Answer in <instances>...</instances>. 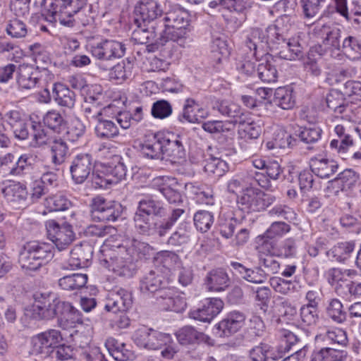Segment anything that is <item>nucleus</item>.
Segmentation results:
<instances>
[{"mask_svg": "<svg viewBox=\"0 0 361 361\" xmlns=\"http://www.w3.org/2000/svg\"><path fill=\"white\" fill-rule=\"evenodd\" d=\"M191 227L188 224H181L171 233L167 240V244L171 246H179L188 243L191 238Z\"/></svg>", "mask_w": 361, "mask_h": 361, "instance_id": "nucleus-50", "label": "nucleus"}, {"mask_svg": "<svg viewBox=\"0 0 361 361\" xmlns=\"http://www.w3.org/2000/svg\"><path fill=\"white\" fill-rule=\"evenodd\" d=\"M326 104L329 110L342 114L350 111V106L346 103L343 94L338 90H332L326 97Z\"/></svg>", "mask_w": 361, "mask_h": 361, "instance_id": "nucleus-42", "label": "nucleus"}, {"mask_svg": "<svg viewBox=\"0 0 361 361\" xmlns=\"http://www.w3.org/2000/svg\"><path fill=\"white\" fill-rule=\"evenodd\" d=\"M184 208H174L167 218L164 204L152 197H146L138 202L134 214L135 228L142 235L165 237L177 221L185 214Z\"/></svg>", "mask_w": 361, "mask_h": 361, "instance_id": "nucleus-1", "label": "nucleus"}, {"mask_svg": "<svg viewBox=\"0 0 361 361\" xmlns=\"http://www.w3.org/2000/svg\"><path fill=\"white\" fill-rule=\"evenodd\" d=\"M94 161L92 155L80 154L72 161L70 171L72 179L77 184L84 183L93 172Z\"/></svg>", "mask_w": 361, "mask_h": 361, "instance_id": "nucleus-15", "label": "nucleus"}, {"mask_svg": "<svg viewBox=\"0 0 361 361\" xmlns=\"http://www.w3.org/2000/svg\"><path fill=\"white\" fill-rule=\"evenodd\" d=\"M329 0H300L302 13L305 18L315 17L320 10L327 5Z\"/></svg>", "mask_w": 361, "mask_h": 361, "instance_id": "nucleus-58", "label": "nucleus"}, {"mask_svg": "<svg viewBox=\"0 0 361 361\" xmlns=\"http://www.w3.org/2000/svg\"><path fill=\"white\" fill-rule=\"evenodd\" d=\"M327 315L335 322L341 324L346 319V312L343 310V304L336 299L333 298L329 301L326 307Z\"/></svg>", "mask_w": 361, "mask_h": 361, "instance_id": "nucleus-55", "label": "nucleus"}, {"mask_svg": "<svg viewBox=\"0 0 361 361\" xmlns=\"http://www.w3.org/2000/svg\"><path fill=\"white\" fill-rule=\"evenodd\" d=\"M259 251V264L266 275L279 273L281 264L276 259L279 257L275 252L270 247L269 243H264Z\"/></svg>", "mask_w": 361, "mask_h": 361, "instance_id": "nucleus-27", "label": "nucleus"}, {"mask_svg": "<svg viewBox=\"0 0 361 361\" xmlns=\"http://www.w3.org/2000/svg\"><path fill=\"white\" fill-rule=\"evenodd\" d=\"M53 97L58 105L72 109L75 104V94L62 83H55L53 87Z\"/></svg>", "mask_w": 361, "mask_h": 361, "instance_id": "nucleus-35", "label": "nucleus"}, {"mask_svg": "<svg viewBox=\"0 0 361 361\" xmlns=\"http://www.w3.org/2000/svg\"><path fill=\"white\" fill-rule=\"evenodd\" d=\"M2 194L8 202H18L26 198L27 191L20 183H12L2 189Z\"/></svg>", "mask_w": 361, "mask_h": 361, "instance_id": "nucleus-53", "label": "nucleus"}, {"mask_svg": "<svg viewBox=\"0 0 361 361\" xmlns=\"http://www.w3.org/2000/svg\"><path fill=\"white\" fill-rule=\"evenodd\" d=\"M359 179V174L350 169L341 172L338 176L329 182L333 188H338L341 190H347L353 187Z\"/></svg>", "mask_w": 361, "mask_h": 361, "instance_id": "nucleus-41", "label": "nucleus"}, {"mask_svg": "<svg viewBox=\"0 0 361 361\" xmlns=\"http://www.w3.org/2000/svg\"><path fill=\"white\" fill-rule=\"evenodd\" d=\"M56 296L54 293L50 292L35 294L33 311L39 319H51L54 318Z\"/></svg>", "mask_w": 361, "mask_h": 361, "instance_id": "nucleus-21", "label": "nucleus"}, {"mask_svg": "<svg viewBox=\"0 0 361 361\" xmlns=\"http://www.w3.org/2000/svg\"><path fill=\"white\" fill-rule=\"evenodd\" d=\"M48 70H40L37 66L23 63L18 66L16 81L18 86L25 90H31L36 87L43 75H47Z\"/></svg>", "mask_w": 361, "mask_h": 361, "instance_id": "nucleus-14", "label": "nucleus"}, {"mask_svg": "<svg viewBox=\"0 0 361 361\" xmlns=\"http://www.w3.org/2000/svg\"><path fill=\"white\" fill-rule=\"evenodd\" d=\"M356 274V271L353 269L342 270L338 268L330 269L327 272L328 282L335 288L336 286H343L345 283L351 281L347 277H353Z\"/></svg>", "mask_w": 361, "mask_h": 361, "instance_id": "nucleus-49", "label": "nucleus"}, {"mask_svg": "<svg viewBox=\"0 0 361 361\" xmlns=\"http://www.w3.org/2000/svg\"><path fill=\"white\" fill-rule=\"evenodd\" d=\"M45 226L48 238L59 251L68 249L75 240V233L71 224H59L54 219L46 221Z\"/></svg>", "mask_w": 361, "mask_h": 361, "instance_id": "nucleus-7", "label": "nucleus"}, {"mask_svg": "<svg viewBox=\"0 0 361 361\" xmlns=\"http://www.w3.org/2000/svg\"><path fill=\"white\" fill-rule=\"evenodd\" d=\"M268 214L271 217L283 219L288 222L295 221L297 216L293 209L286 204L275 205Z\"/></svg>", "mask_w": 361, "mask_h": 361, "instance_id": "nucleus-64", "label": "nucleus"}, {"mask_svg": "<svg viewBox=\"0 0 361 361\" xmlns=\"http://www.w3.org/2000/svg\"><path fill=\"white\" fill-rule=\"evenodd\" d=\"M94 131L97 137L101 139H111L119 134L116 123L111 120L98 119Z\"/></svg>", "mask_w": 361, "mask_h": 361, "instance_id": "nucleus-47", "label": "nucleus"}, {"mask_svg": "<svg viewBox=\"0 0 361 361\" xmlns=\"http://www.w3.org/2000/svg\"><path fill=\"white\" fill-rule=\"evenodd\" d=\"M213 109L228 117L229 119L226 122H229L233 129L235 125L245 122L244 118L247 114L237 104L226 100L216 101Z\"/></svg>", "mask_w": 361, "mask_h": 361, "instance_id": "nucleus-20", "label": "nucleus"}, {"mask_svg": "<svg viewBox=\"0 0 361 361\" xmlns=\"http://www.w3.org/2000/svg\"><path fill=\"white\" fill-rule=\"evenodd\" d=\"M42 9L50 20L67 27L86 26L94 21L92 7L87 0H43Z\"/></svg>", "mask_w": 361, "mask_h": 361, "instance_id": "nucleus-2", "label": "nucleus"}, {"mask_svg": "<svg viewBox=\"0 0 361 361\" xmlns=\"http://www.w3.org/2000/svg\"><path fill=\"white\" fill-rule=\"evenodd\" d=\"M334 132L337 138L333 139L330 142L331 149H335L338 152H345L349 147L354 144L353 128L348 123L338 124L334 128Z\"/></svg>", "mask_w": 361, "mask_h": 361, "instance_id": "nucleus-25", "label": "nucleus"}, {"mask_svg": "<svg viewBox=\"0 0 361 361\" xmlns=\"http://www.w3.org/2000/svg\"><path fill=\"white\" fill-rule=\"evenodd\" d=\"M105 346L109 354L117 361H126L133 358V353L126 348V345L110 337L106 339Z\"/></svg>", "mask_w": 361, "mask_h": 361, "instance_id": "nucleus-37", "label": "nucleus"}, {"mask_svg": "<svg viewBox=\"0 0 361 361\" xmlns=\"http://www.w3.org/2000/svg\"><path fill=\"white\" fill-rule=\"evenodd\" d=\"M255 61L258 62L256 74L262 82L271 83L277 80L278 71L271 55L266 54Z\"/></svg>", "mask_w": 361, "mask_h": 361, "instance_id": "nucleus-26", "label": "nucleus"}, {"mask_svg": "<svg viewBox=\"0 0 361 361\" xmlns=\"http://www.w3.org/2000/svg\"><path fill=\"white\" fill-rule=\"evenodd\" d=\"M184 137L179 135L168 137L164 135V154L171 157L174 162L185 158V149L183 145Z\"/></svg>", "mask_w": 361, "mask_h": 361, "instance_id": "nucleus-29", "label": "nucleus"}, {"mask_svg": "<svg viewBox=\"0 0 361 361\" xmlns=\"http://www.w3.org/2000/svg\"><path fill=\"white\" fill-rule=\"evenodd\" d=\"M133 304L132 294L128 290L119 288L109 293L104 308L113 313L126 312Z\"/></svg>", "mask_w": 361, "mask_h": 361, "instance_id": "nucleus-18", "label": "nucleus"}, {"mask_svg": "<svg viewBox=\"0 0 361 361\" xmlns=\"http://www.w3.org/2000/svg\"><path fill=\"white\" fill-rule=\"evenodd\" d=\"M297 143V139L283 129H278L274 132L273 140L267 142L269 149H286L292 147Z\"/></svg>", "mask_w": 361, "mask_h": 361, "instance_id": "nucleus-43", "label": "nucleus"}, {"mask_svg": "<svg viewBox=\"0 0 361 361\" xmlns=\"http://www.w3.org/2000/svg\"><path fill=\"white\" fill-rule=\"evenodd\" d=\"M269 44V35L266 30L255 27L252 28L246 36L245 40V46L250 50L251 57L257 59L259 58V54L264 56L265 48Z\"/></svg>", "mask_w": 361, "mask_h": 361, "instance_id": "nucleus-19", "label": "nucleus"}, {"mask_svg": "<svg viewBox=\"0 0 361 361\" xmlns=\"http://www.w3.org/2000/svg\"><path fill=\"white\" fill-rule=\"evenodd\" d=\"M43 122L46 126L57 133L65 130L67 124L64 117L56 110L49 111L44 116Z\"/></svg>", "mask_w": 361, "mask_h": 361, "instance_id": "nucleus-51", "label": "nucleus"}, {"mask_svg": "<svg viewBox=\"0 0 361 361\" xmlns=\"http://www.w3.org/2000/svg\"><path fill=\"white\" fill-rule=\"evenodd\" d=\"M301 35L290 38L281 46H278V50L275 51L281 59L293 61L302 56V51L307 44L302 39Z\"/></svg>", "mask_w": 361, "mask_h": 361, "instance_id": "nucleus-23", "label": "nucleus"}, {"mask_svg": "<svg viewBox=\"0 0 361 361\" xmlns=\"http://www.w3.org/2000/svg\"><path fill=\"white\" fill-rule=\"evenodd\" d=\"M310 166L313 173L321 178H329L338 171L339 166L335 160L322 157L312 158Z\"/></svg>", "mask_w": 361, "mask_h": 361, "instance_id": "nucleus-30", "label": "nucleus"}, {"mask_svg": "<svg viewBox=\"0 0 361 361\" xmlns=\"http://www.w3.org/2000/svg\"><path fill=\"white\" fill-rule=\"evenodd\" d=\"M126 51V44L114 39H104L91 46L92 56L102 61L122 58Z\"/></svg>", "mask_w": 361, "mask_h": 361, "instance_id": "nucleus-12", "label": "nucleus"}, {"mask_svg": "<svg viewBox=\"0 0 361 361\" xmlns=\"http://www.w3.org/2000/svg\"><path fill=\"white\" fill-rule=\"evenodd\" d=\"M212 57L216 63H220L224 58L229 55V50L226 40L216 37L213 39L211 45Z\"/></svg>", "mask_w": 361, "mask_h": 361, "instance_id": "nucleus-59", "label": "nucleus"}, {"mask_svg": "<svg viewBox=\"0 0 361 361\" xmlns=\"http://www.w3.org/2000/svg\"><path fill=\"white\" fill-rule=\"evenodd\" d=\"M92 253V247L87 244L75 245L70 252L68 266L63 268L74 269L88 267Z\"/></svg>", "mask_w": 361, "mask_h": 361, "instance_id": "nucleus-24", "label": "nucleus"}, {"mask_svg": "<svg viewBox=\"0 0 361 361\" xmlns=\"http://www.w3.org/2000/svg\"><path fill=\"white\" fill-rule=\"evenodd\" d=\"M193 221L196 228L202 233H205L211 228L214 217L211 212L199 210L194 214Z\"/></svg>", "mask_w": 361, "mask_h": 361, "instance_id": "nucleus-54", "label": "nucleus"}, {"mask_svg": "<svg viewBox=\"0 0 361 361\" xmlns=\"http://www.w3.org/2000/svg\"><path fill=\"white\" fill-rule=\"evenodd\" d=\"M153 295L157 304L164 310L179 312L186 307L185 300L176 295L175 288L170 286L168 281L166 286L160 287Z\"/></svg>", "mask_w": 361, "mask_h": 361, "instance_id": "nucleus-11", "label": "nucleus"}, {"mask_svg": "<svg viewBox=\"0 0 361 361\" xmlns=\"http://www.w3.org/2000/svg\"><path fill=\"white\" fill-rule=\"evenodd\" d=\"M316 339H322L325 341H329L330 344L341 345H345L348 341L345 331L341 329L328 330L324 334L317 336Z\"/></svg>", "mask_w": 361, "mask_h": 361, "instance_id": "nucleus-60", "label": "nucleus"}, {"mask_svg": "<svg viewBox=\"0 0 361 361\" xmlns=\"http://www.w3.org/2000/svg\"><path fill=\"white\" fill-rule=\"evenodd\" d=\"M38 161L37 155L34 153H25L15 160L13 176H23L30 172Z\"/></svg>", "mask_w": 361, "mask_h": 361, "instance_id": "nucleus-44", "label": "nucleus"}, {"mask_svg": "<svg viewBox=\"0 0 361 361\" xmlns=\"http://www.w3.org/2000/svg\"><path fill=\"white\" fill-rule=\"evenodd\" d=\"M46 145L50 148L52 164L55 166L62 164L68 152L66 142L61 137H51Z\"/></svg>", "mask_w": 361, "mask_h": 361, "instance_id": "nucleus-38", "label": "nucleus"}, {"mask_svg": "<svg viewBox=\"0 0 361 361\" xmlns=\"http://www.w3.org/2000/svg\"><path fill=\"white\" fill-rule=\"evenodd\" d=\"M322 130L317 126L301 127L295 133L297 142L300 141L306 145V148L309 150H313L315 145L319 142L322 137Z\"/></svg>", "mask_w": 361, "mask_h": 361, "instance_id": "nucleus-34", "label": "nucleus"}, {"mask_svg": "<svg viewBox=\"0 0 361 361\" xmlns=\"http://www.w3.org/2000/svg\"><path fill=\"white\" fill-rule=\"evenodd\" d=\"M133 63L129 58L115 65L110 71V77L117 80H125L132 75Z\"/></svg>", "mask_w": 361, "mask_h": 361, "instance_id": "nucleus-52", "label": "nucleus"}, {"mask_svg": "<svg viewBox=\"0 0 361 361\" xmlns=\"http://www.w3.org/2000/svg\"><path fill=\"white\" fill-rule=\"evenodd\" d=\"M163 22L165 32L171 41L176 42L184 46L185 40L188 37L190 30V15L188 12L178 5H175L170 10L164 12Z\"/></svg>", "mask_w": 361, "mask_h": 361, "instance_id": "nucleus-6", "label": "nucleus"}, {"mask_svg": "<svg viewBox=\"0 0 361 361\" xmlns=\"http://www.w3.org/2000/svg\"><path fill=\"white\" fill-rule=\"evenodd\" d=\"M123 208L117 202L107 201L101 196L92 199L91 204V216L98 221H116L121 217Z\"/></svg>", "mask_w": 361, "mask_h": 361, "instance_id": "nucleus-9", "label": "nucleus"}, {"mask_svg": "<svg viewBox=\"0 0 361 361\" xmlns=\"http://www.w3.org/2000/svg\"><path fill=\"white\" fill-rule=\"evenodd\" d=\"M229 282L227 273L221 268L211 270L204 279L207 288L211 291H223L228 287Z\"/></svg>", "mask_w": 361, "mask_h": 361, "instance_id": "nucleus-33", "label": "nucleus"}, {"mask_svg": "<svg viewBox=\"0 0 361 361\" xmlns=\"http://www.w3.org/2000/svg\"><path fill=\"white\" fill-rule=\"evenodd\" d=\"M355 244L354 241H345L336 244L326 252L327 257L331 261L344 262L354 251Z\"/></svg>", "mask_w": 361, "mask_h": 361, "instance_id": "nucleus-36", "label": "nucleus"}, {"mask_svg": "<svg viewBox=\"0 0 361 361\" xmlns=\"http://www.w3.org/2000/svg\"><path fill=\"white\" fill-rule=\"evenodd\" d=\"M223 307L224 302L220 298H207L200 307L190 311L189 317L202 322L209 323Z\"/></svg>", "mask_w": 361, "mask_h": 361, "instance_id": "nucleus-16", "label": "nucleus"}, {"mask_svg": "<svg viewBox=\"0 0 361 361\" xmlns=\"http://www.w3.org/2000/svg\"><path fill=\"white\" fill-rule=\"evenodd\" d=\"M269 244L279 257L292 258L296 255V243L293 238L284 240L278 247H274L272 243Z\"/></svg>", "mask_w": 361, "mask_h": 361, "instance_id": "nucleus-56", "label": "nucleus"}, {"mask_svg": "<svg viewBox=\"0 0 361 361\" xmlns=\"http://www.w3.org/2000/svg\"><path fill=\"white\" fill-rule=\"evenodd\" d=\"M335 291L343 297L361 298V282L349 281V283H345L343 286L338 285L335 288Z\"/></svg>", "mask_w": 361, "mask_h": 361, "instance_id": "nucleus-62", "label": "nucleus"}, {"mask_svg": "<svg viewBox=\"0 0 361 361\" xmlns=\"http://www.w3.org/2000/svg\"><path fill=\"white\" fill-rule=\"evenodd\" d=\"M164 11L161 4L156 0H141L134 9V23L145 24L156 23L163 19Z\"/></svg>", "mask_w": 361, "mask_h": 361, "instance_id": "nucleus-10", "label": "nucleus"}, {"mask_svg": "<svg viewBox=\"0 0 361 361\" xmlns=\"http://www.w3.org/2000/svg\"><path fill=\"white\" fill-rule=\"evenodd\" d=\"M44 205L49 211H64L69 208L71 203L64 195L56 194L46 198Z\"/></svg>", "mask_w": 361, "mask_h": 361, "instance_id": "nucleus-61", "label": "nucleus"}, {"mask_svg": "<svg viewBox=\"0 0 361 361\" xmlns=\"http://www.w3.org/2000/svg\"><path fill=\"white\" fill-rule=\"evenodd\" d=\"M6 32L12 38L21 39L27 34V27L25 23L20 19L13 18L6 23Z\"/></svg>", "mask_w": 361, "mask_h": 361, "instance_id": "nucleus-57", "label": "nucleus"}, {"mask_svg": "<svg viewBox=\"0 0 361 361\" xmlns=\"http://www.w3.org/2000/svg\"><path fill=\"white\" fill-rule=\"evenodd\" d=\"M87 275L85 274H73L59 279V286L66 291H78L85 287L87 282Z\"/></svg>", "mask_w": 361, "mask_h": 361, "instance_id": "nucleus-40", "label": "nucleus"}, {"mask_svg": "<svg viewBox=\"0 0 361 361\" xmlns=\"http://www.w3.org/2000/svg\"><path fill=\"white\" fill-rule=\"evenodd\" d=\"M53 245L39 241L26 243L19 254V264L22 269L36 271L46 264L54 257Z\"/></svg>", "mask_w": 361, "mask_h": 361, "instance_id": "nucleus-5", "label": "nucleus"}, {"mask_svg": "<svg viewBox=\"0 0 361 361\" xmlns=\"http://www.w3.org/2000/svg\"><path fill=\"white\" fill-rule=\"evenodd\" d=\"M167 281L158 268L145 273L140 281V290L143 293H154L162 286H166Z\"/></svg>", "mask_w": 361, "mask_h": 361, "instance_id": "nucleus-28", "label": "nucleus"}, {"mask_svg": "<svg viewBox=\"0 0 361 361\" xmlns=\"http://www.w3.org/2000/svg\"><path fill=\"white\" fill-rule=\"evenodd\" d=\"M176 338L181 345H190L204 342L209 345L212 343L207 335L199 332L192 326H185L180 328L176 334Z\"/></svg>", "mask_w": 361, "mask_h": 361, "instance_id": "nucleus-31", "label": "nucleus"}, {"mask_svg": "<svg viewBox=\"0 0 361 361\" xmlns=\"http://www.w3.org/2000/svg\"><path fill=\"white\" fill-rule=\"evenodd\" d=\"M111 247L112 248L106 246L102 250V257H100V260L117 276L133 277L136 272V266L128 245L118 243L111 245Z\"/></svg>", "mask_w": 361, "mask_h": 361, "instance_id": "nucleus-3", "label": "nucleus"}, {"mask_svg": "<svg viewBox=\"0 0 361 361\" xmlns=\"http://www.w3.org/2000/svg\"><path fill=\"white\" fill-rule=\"evenodd\" d=\"M146 36H148V45L147 48L149 51H154L164 47L168 42L171 41L169 37L165 32V25L163 22L157 20L153 23L142 24Z\"/></svg>", "mask_w": 361, "mask_h": 361, "instance_id": "nucleus-17", "label": "nucleus"}, {"mask_svg": "<svg viewBox=\"0 0 361 361\" xmlns=\"http://www.w3.org/2000/svg\"><path fill=\"white\" fill-rule=\"evenodd\" d=\"M204 170L208 176L219 178L228 171V166L226 161L221 158L212 157L206 160Z\"/></svg>", "mask_w": 361, "mask_h": 361, "instance_id": "nucleus-48", "label": "nucleus"}, {"mask_svg": "<svg viewBox=\"0 0 361 361\" xmlns=\"http://www.w3.org/2000/svg\"><path fill=\"white\" fill-rule=\"evenodd\" d=\"M164 135L157 133L148 136L141 145V152L146 158L162 159L164 154Z\"/></svg>", "mask_w": 361, "mask_h": 361, "instance_id": "nucleus-22", "label": "nucleus"}, {"mask_svg": "<svg viewBox=\"0 0 361 361\" xmlns=\"http://www.w3.org/2000/svg\"><path fill=\"white\" fill-rule=\"evenodd\" d=\"M341 52L350 60L360 59L361 58L360 41L355 36L346 37L341 44Z\"/></svg>", "mask_w": 361, "mask_h": 361, "instance_id": "nucleus-45", "label": "nucleus"}, {"mask_svg": "<svg viewBox=\"0 0 361 361\" xmlns=\"http://www.w3.org/2000/svg\"><path fill=\"white\" fill-rule=\"evenodd\" d=\"M259 189L253 187L247 188L238 197L239 208L246 213L257 212Z\"/></svg>", "mask_w": 361, "mask_h": 361, "instance_id": "nucleus-39", "label": "nucleus"}, {"mask_svg": "<svg viewBox=\"0 0 361 361\" xmlns=\"http://www.w3.org/2000/svg\"><path fill=\"white\" fill-rule=\"evenodd\" d=\"M54 305V318H58L59 325L61 328L65 329L73 326L76 323L82 322L81 313L71 302L63 301L56 296Z\"/></svg>", "mask_w": 361, "mask_h": 361, "instance_id": "nucleus-13", "label": "nucleus"}, {"mask_svg": "<svg viewBox=\"0 0 361 361\" xmlns=\"http://www.w3.org/2000/svg\"><path fill=\"white\" fill-rule=\"evenodd\" d=\"M132 338L137 346L149 350H158L172 343V338L169 334L146 326H142L135 330Z\"/></svg>", "mask_w": 361, "mask_h": 361, "instance_id": "nucleus-8", "label": "nucleus"}, {"mask_svg": "<svg viewBox=\"0 0 361 361\" xmlns=\"http://www.w3.org/2000/svg\"><path fill=\"white\" fill-rule=\"evenodd\" d=\"M197 110H199L198 104L193 99H187L183 106V112L178 116V120L181 122L195 123L197 121Z\"/></svg>", "mask_w": 361, "mask_h": 361, "instance_id": "nucleus-63", "label": "nucleus"}, {"mask_svg": "<svg viewBox=\"0 0 361 361\" xmlns=\"http://www.w3.org/2000/svg\"><path fill=\"white\" fill-rule=\"evenodd\" d=\"M309 34L310 37L322 41V45L316 47V51L320 56L329 52L331 58L341 59L342 31L338 27L331 23H318L314 25Z\"/></svg>", "mask_w": 361, "mask_h": 361, "instance_id": "nucleus-4", "label": "nucleus"}, {"mask_svg": "<svg viewBox=\"0 0 361 361\" xmlns=\"http://www.w3.org/2000/svg\"><path fill=\"white\" fill-rule=\"evenodd\" d=\"M245 316L240 312L233 311L218 324V329L222 331L221 336H230L236 333L245 324Z\"/></svg>", "mask_w": 361, "mask_h": 361, "instance_id": "nucleus-32", "label": "nucleus"}, {"mask_svg": "<svg viewBox=\"0 0 361 361\" xmlns=\"http://www.w3.org/2000/svg\"><path fill=\"white\" fill-rule=\"evenodd\" d=\"M274 103L282 109L288 110L295 106L293 90L286 87H278L274 92Z\"/></svg>", "mask_w": 361, "mask_h": 361, "instance_id": "nucleus-46", "label": "nucleus"}]
</instances>
